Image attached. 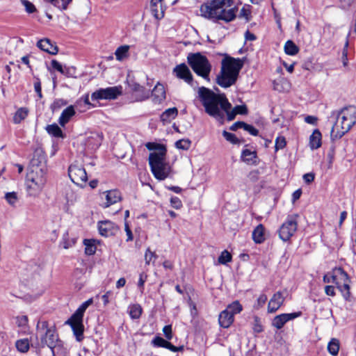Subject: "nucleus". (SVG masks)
I'll use <instances>...</instances> for the list:
<instances>
[{
    "label": "nucleus",
    "mask_w": 356,
    "mask_h": 356,
    "mask_svg": "<svg viewBox=\"0 0 356 356\" xmlns=\"http://www.w3.org/2000/svg\"><path fill=\"white\" fill-rule=\"evenodd\" d=\"M197 97L205 112L220 124L224 123L225 115L227 121L235 119L237 114L225 93L217 94L213 90L202 86L198 88Z\"/></svg>",
    "instance_id": "1"
},
{
    "label": "nucleus",
    "mask_w": 356,
    "mask_h": 356,
    "mask_svg": "<svg viewBox=\"0 0 356 356\" xmlns=\"http://www.w3.org/2000/svg\"><path fill=\"white\" fill-rule=\"evenodd\" d=\"M220 55L224 56V58L221 62L220 72L216 76V83L220 87L227 88L236 83L246 57L236 58L227 54Z\"/></svg>",
    "instance_id": "2"
},
{
    "label": "nucleus",
    "mask_w": 356,
    "mask_h": 356,
    "mask_svg": "<svg viewBox=\"0 0 356 356\" xmlns=\"http://www.w3.org/2000/svg\"><path fill=\"white\" fill-rule=\"evenodd\" d=\"M330 118L336 120L331 130L332 139L341 138L356 124V106L350 105L333 111Z\"/></svg>",
    "instance_id": "3"
},
{
    "label": "nucleus",
    "mask_w": 356,
    "mask_h": 356,
    "mask_svg": "<svg viewBox=\"0 0 356 356\" xmlns=\"http://www.w3.org/2000/svg\"><path fill=\"white\" fill-rule=\"evenodd\" d=\"M145 147L151 151L148 161L152 174L156 179L164 180L170 173V166L165 161V147L156 143H147Z\"/></svg>",
    "instance_id": "4"
},
{
    "label": "nucleus",
    "mask_w": 356,
    "mask_h": 356,
    "mask_svg": "<svg viewBox=\"0 0 356 356\" xmlns=\"http://www.w3.org/2000/svg\"><path fill=\"white\" fill-rule=\"evenodd\" d=\"M44 166L33 164L26 177V189L29 196L36 197L42 191L47 182Z\"/></svg>",
    "instance_id": "5"
},
{
    "label": "nucleus",
    "mask_w": 356,
    "mask_h": 356,
    "mask_svg": "<svg viewBox=\"0 0 356 356\" xmlns=\"http://www.w3.org/2000/svg\"><path fill=\"white\" fill-rule=\"evenodd\" d=\"M188 63L194 72L202 77L204 80L210 81L211 64L208 58L200 52L191 53L187 57Z\"/></svg>",
    "instance_id": "6"
},
{
    "label": "nucleus",
    "mask_w": 356,
    "mask_h": 356,
    "mask_svg": "<svg viewBox=\"0 0 356 356\" xmlns=\"http://www.w3.org/2000/svg\"><path fill=\"white\" fill-rule=\"evenodd\" d=\"M92 299L90 298L85 301L77 309L75 313L69 318L66 323L70 325L77 341H80L83 338V316L86 309L92 304Z\"/></svg>",
    "instance_id": "7"
},
{
    "label": "nucleus",
    "mask_w": 356,
    "mask_h": 356,
    "mask_svg": "<svg viewBox=\"0 0 356 356\" xmlns=\"http://www.w3.org/2000/svg\"><path fill=\"white\" fill-rule=\"evenodd\" d=\"M179 294L182 296L183 304L189 308L192 319H195L198 316L197 308L200 300L198 293L191 285L186 284L182 289L179 288Z\"/></svg>",
    "instance_id": "8"
},
{
    "label": "nucleus",
    "mask_w": 356,
    "mask_h": 356,
    "mask_svg": "<svg viewBox=\"0 0 356 356\" xmlns=\"http://www.w3.org/2000/svg\"><path fill=\"white\" fill-rule=\"evenodd\" d=\"M37 334L41 338V343L52 348L56 346L58 341V336L54 329L48 327L47 321H42L38 323Z\"/></svg>",
    "instance_id": "9"
},
{
    "label": "nucleus",
    "mask_w": 356,
    "mask_h": 356,
    "mask_svg": "<svg viewBox=\"0 0 356 356\" xmlns=\"http://www.w3.org/2000/svg\"><path fill=\"white\" fill-rule=\"evenodd\" d=\"M298 214L289 215L278 229L280 238L286 242L293 236L298 228Z\"/></svg>",
    "instance_id": "10"
},
{
    "label": "nucleus",
    "mask_w": 356,
    "mask_h": 356,
    "mask_svg": "<svg viewBox=\"0 0 356 356\" xmlns=\"http://www.w3.org/2000/svg\"><path fill=\"white\" fill-rule=\"evenodd\" d=\"M68 175L73 183L81 187L85 186L88 181L85 168L77 162H74L70 165Z\"/></svg>",
    "instance_id": "11"
},
{
    "label": "nucleus",
    "mask_w": 356,
    "mask_h": 356,
    "mask_svg": "<svg viewBox=\"0 0 356 356\" xmlns=\"http://www.w3.org/2000/svg\"><path fill=\"white\" fill-rule=\"evenodd\" d=\"M122 92L121 86L108 87L96 90L92 94L91 98L92 100L115 99L120 96Z\"/></svg>",
    "instance_id": "12"
},
{
    "label": "nucleus",
    "mask_w": 356,
    "mask_h": 356,
    "mask_svg": "<svg viewBox=\"0 0 356 356\" xmlns=\"http://www.w3.org/2000/svg\"><path fill=\"white\" fill-rule=\"evenodd\" d=\"M221 9H224V6L220 0H211L201 6L200 12L203 17L212 19L217 16Z\"/></svg>",
    "instance_id": "13"
},
{
    "label": "nucleus",
    "mask_w": 356,
    "mask_h": 356,
    "mask_svg": "<svg viewBox=\"0 0 356 356\" xmlns=\"http://www.w3.org/2000/svg\"><path fill=\"white\" fill-rule=\"evenodd\" d=\"M127 83L132 95L136 101L141 102L149 97V88H146L133 79L128 80Z\"/></svg>",
    "instance_id": "14"
},
{
    "label": "nucleus",
    "mask_w": 356,
    "mask_h": 356,
    "mask_svg": "<svg viewBox=\"0 0 356 356\" xmlns=\"http://www.w3.org/2000/svg\"><path fill=\"white\" fill-rule=\"evenodd\" d=\"M99 232L102 236L108 237L117 234L119 232V228L113 222L106 220L99 223Z\"/></svg>",
    "instance_id": "15"
},
{
    "label": "nucleus",
    "mask_w": 356,
    "mask_h": 356,
    "mask_svg": "<svg viewBox=\"0 0 356 356\" xmlns=\"http://www.w3.org/2000/svg\"><path fill=\"white\" fill-rule=\"evenodd\" d=\"M179 79L184 80L194 89L198 87L197 81L193 79L191 72L185 63L179 64Z\"/></svg>",
    "instance_id": "16"
},
{
    "label": "nucleus",
    "mask_w": 356,
    "mask_h": 356,
    "mask_svg": "<svg viewBox=\"0 0 356 356\" xmlns=\"http://www.w3.org/2000/svg\"><path fill=\"white\" fill-rule=\"evenodd\" d=\"M330 277L332 278V282L334 284L351 282L350 276L342 267H335L333 268Z\"/></svg>",
    "instance_id": "17"
},
{
    "label": "nucleus",
    "mask_w": 356,
    "mask_h": 356,
    "mask_svg": "<svg viewBox=\"0 0 356 356\" xmlns=\"http://www.w3.org/2000/svg\"><path fill=\"white\" fill-rule=\"evenodd\" d=\"M241 160L248 165H257L259 164V159L256 150H250L245 148L242 150L241 154Z\"/></svg>",
    "instance_id": "18"
},
{
    "label": "nucleus",
    "mask_w": 356,
    "mask_h": 356,
    "mask_svg": "<svg viewBox=\"0 0 356 356\" xmlns=\"http://www.w3.org/2000/svg\"><path fill=\"white\" fill-rule=\"evenodd\" d=\"M165 90L160 83H158L152 90V101L154 104H161L165 99Z\"/></svg>",
    "instance_id": "19"
},
{
    "label": "nucleus",
    "mask_w": 356,
    "mask_h": 356,
    "mask_svg": "<svg viewBox=\"0 0 356 356\" xmlns=\"http://www.w3.org/2000/svg\"><path fill=\"white\" fill-rule=\"evenodd\" d=\"M237 11V8L234 7L232 8H230L229 10L226 9H221L220 10V13L217 15V16H215L213 19H212L214 22H216L217 20H223L225 22H230L233 21L236 17V12Z\"/></svg>",
    "instance_id": "20"
},
{
    "label": "nucleus",
    "mask_w": 356,
    "mask_h": 356,
    "mask_svg": "<svg viewBox=\"0 0 356 356\" xmlns=\"http://www.w3.org/2000/svg\"><path fill=\"white\" fill-rule=\"evenodd\" d=\"M284 298L282 293L278 291L273 294L268 305V312L275 313L283 304Z\"/></svg>",
    "instance_id": "21"
},
{
    "label": "nucleus",
    "mask_w": 356,
    "mask_h": 356,
    "mask_svg": "<svg viewBox=\"0 0 356 356\" xmlns=\"http://www.w3.org/2000/svg\"><path fill=\"white\" fill-rule=\"evenodd\" d=\"M150 10L156 19H161L164 16V8L162 0H151Z\"/></svg>",
    "instance_id": "22"
},
{
    "label": "nucleus",
    "mask_w": 356,
    "mask_h": 356,
    "mask_svg": "<svg viewBox=\"0 0 356 356\" xmlns=\"http://www.w3.org/2000/svg\"><path fill=\"white\" fill-rule=\"evenodd\" d=\"M234 316L232 314L228 312V310L222 311L218 316V323L220 327L223 328H228L233 323Z\"/></svg>",
    "instance_id": "23"
},
{
    "label": "nucleus",
    "mask_w": 356,
    "mask_h": 356,
    "mask_svg": "<svg viewBox=\"0 0 356 356\" xmlns=\"http://www.w3.org/2000/svg\"><path fill=\"white\" fill-rule=\"evenodd\" d=\"M76 111L72 105L67 106L63 111L58 119V123L61 127H65L70 122L71 118L75 115Z\"/></svg>",
    "instance_id": "24"
},
{
    "label": "nucleus",
    "mask_w": 356,
    "mask_h": 356,
    "mask_svg": "<svg viewBox=\"0 0 356 356\" xmlns=\"http://www.w3.org/2000/svg\"><path fill=\"white\" fill-rule=\"evenodd\" d=\"M104 193L106 195L105 197L106 200L104 203V207H108L121 200L120 193L117 190L108 191Z\"/></svg>",
    "instance_id": "25"
},
{
    "label": "nucleus",
    "mask_w": 356,
    "mask_h": 356,
    "mask_svg": "<svg viewBox=\"0 0 356 356\" xmlns=\"http://www.w3.org/2000/svg\"><path fill=\"white\" fill-rule=\"evenodd\" d=\"M37 46L44 51L55 55L58 53V47L52 44L49 39H42L38 41Z\"/></svg>",
    "instance_id": "26"
},
{
    "label": "nucleus",
    "mask_w": 356,
    "mask_h": 356,
    "mask_svg": "<svg viewBox=\"0 0 356 356\" xmlns=\"http://www.w3.org/2000/svg\"><path fill=\"white\" fill-rule=\"evenodd\" d=\"M265 227L262 224L258 225L252 232V239L257 244H261L266 240Z\"/></svg>",
    "instance_id": "27"
},
{
    "label": "nucleus",
    "mask_w": 356,
    "mask_h": 356,
    "mask_svg": "<svg viewBox=\"0 0 356 356\" xmlns=\"http://www.w3.org/2000/svg\"><path fill=\"white\" fill-rule=\"evenodd\" d=\"M178 111L176 107L170 108L165 110L161 115V120L163 124L166 125L170 124L172 120H175L177 116Z\"/></svg>",
    "instance_id": "28"
},
{
    "label": "nucleus",
    "mask_w": 356,
    "mask_h": 356,
    "mask_svg": "<svg viewBox=\"0 0 356 356\" xmlns=\"http://www.w3.org/2000/svg\"><path fill=\"white\" fill-rule=\"evenodd\" d=\"M350 283V282H337L335 284L337 289L341 292V296L346 302H350L352 300Z\"/></svg>",
    "instance_id": "29"
},
{
    "label": "nucleus",
    "mask_w": 356,
    "mask_h": 356,
    "mask_svg": "<svg viewBox=\"0 0 356 356\" xmlns=\"http://www.w3.org/2000/svg\"><path fill=\"white\" fill-rule=\"evenodd\" d=\"M322 135L319 129H314L309 137V147L312 149H316L321 146Z\"/></svg>",
    "instance_id": "30"
},
{
    "label": "nucleus",
    "mask_w": 356,
    "mask_h": 356,
    "mask_svg": "<svg viewBox=\"0 0 356 356\" xmlns=\"http://www.w3.org/2000/svg\"><path fill=\"white\" fill-rule=\"evenodd\" d=\"M152 343L155 346L165 348L172 350L174 352L178 351L177 347L172 345L170 342L160 337H155L152 341Z\"/></svg>",
    "instance_id": "31"
},
{
    "label": "nucleus",
    "mask_w": 356,
    "mask_h": 356,
    "mask_svg": "<svg viewBox=\"0 0 356 356\" xmlns=\"http://www.w3.org/2000/svg\"><path fill=\"white\" fill-rule=\"evenodd\" d=\"M284 52L289 56H295L299 52V47L291 40L285 42L284 47Z\"/></svg>",
    "instance_id": "32"
},
{
    "label": "nucleus",
    "mask_w": 356,
    "mask_h": 356,
    "mask_svg": "<svg viewBox=\"0 0 356 356\" xmlns=\"http://www.w3.org/2000/svg\"><path fill=\"white\" fill-rule=\"evenodd\" d=\"M47 133L56 138H64L61 129L56 124H49L46 127Z\"/></svg>",
    "instance_id": "33"
},
{
    "label": "nucleus",
    "mask_w": 356,
    "mask_h": 356,
    "mask_svg": "<svg viewBox=\"0 0 356 356\" xmlns=\"http://www.w3.org/2000/svg\"><path fill=\"white\" fill-rule=\"evenodd\" d=\"M129 45H122L119 47L115 52V56L116 57V59L118 60H122L123 59L126 58L129 56Z\"/></svg>",
    "instance_id": "34"
},
{
    "label": "nucleus",
    "mask_w": 356,
    "mask_h": 356,
    "mask_svg": "<svg viewBox=\"0 0 356 356\" xmlns=\"http://www.w3.org/2000/svg\"><path fill=\"white\" fill-rule=\"evenodd\" d=\"M17 350L22 353H27L30 348V343L28 339H19L15 342Z\"/></svg>",
    "instance_id": "35"
},
{
    "label": "nucleus",
    "mask_w": 356,
    "mask_h": 356,
    "mask_svg": "<svg viewBox=\"0 0 356 356\" xmlns=\"http://www.w3.org/2000/svg\"><path fill=\"white\" fill-rule=\"evenodd\" d=\"M286 318L283 314L275 316L272 320V326L277 330L282 329L286 323Z\"/></svg>",
    "instance_id": "36"
},
{
    "label": "nucleus",
    "mask_w": 356,
    "mask_h": 356,
    "mask_svg": "<svg viewBox=\"0 0 356 356\" xmlns=\"http://www.w3.org/2000/svg\"><path fill=\"white\" fill-rule=\"evenodd\" d=\"M339 350V341L337 339H332L327 345V351L332 356L338 355Z\"/></svg>",
    "instance_id": "37"
},
{
    "label": "nucleus",
    "mask_w": 356,
    "mask_h": 356,
    "mask_svg": "<svg viewBox=\"0 0 356 356\" xmlns=\"http://www.w3.org/2000/svg\"><path fill=\"white\" fill-rule=\"evenodd\" d=\"M65 198L67 204L72 206L77 201L78 195L73 190L68 188L65 191Z\"/></svg>",
    "instance_id": "38"
},
{
    "label": "nucleus",
    "mask_w": 356,
    "mask_h": 356,
    "mask_svg": "<svg viewBox=\"0 0 356 356\" xmlns=\"http://www.w3.org/2000/svg\"><path fill=\"white\" fill-rule=\"evenodd\" d=\"M145 261L146 265H154L156 259L158 258V255L150 250V248H147L145 252Z\"/></svg>",
    "instance_id": "39"
},
{
    "label": "nucleus",
    "mask_w": 356,
    "mask_h": 356,
    "mask_svg": "<svg viewBox=\"0 0 356 356\" xmlns=\"http://www.w3.org/2000/svg\"><path fill=\"white\" fill-rule=\"evenodd\" d=\"M225 309L234 316L235 314H239L242 311L243 307L238 300H236L229 304Z\"/></svg>",
    "instance_id": "40"
},
{
    "label": "nucleus",
    "mask_w": 356,
    "mask_h": 356,
    "mask_svg": "<svg viewBox=\"0 0 356 356\" xmlns=\"http://www.w3.org/2000/svg\"><path fill=\"white\" fill-rule=\"evenodd\" d=\"M85 245V253L88 255H92L96 252V246L95 241L91 239H85L83 241Z\"/></svg>",
    "instance_id": "41"
},
{
    "label": "nucleus",
    "mask_w": 356,
    "mask_h": 356,
    "mask_svg": "<svg viewBox=\"0 0 356 356\" xmlns=\"http://www.w3.org/2000/svg\"><path fill=\"white\" fill-rule=\"evenodd\" d=\"M76 243V240L74 238H70L69 234L67 232H65L63 236V239L60 243V245L64 249H68L72 247Z\"/></svg>",
    "instance_id": "42"
},
{
    "label": "nucleus",
    "mask_w": 356,
    "mask_h": 356,
    "mask_svg": "<svg viewBox=\"0 0 356 356\" xmlns=\"http://www.w3.org/2000/svg\"><path fill=\"white\" fill-rule=\"evenodd\" d=\"M46 2L51 3L54 6L57 7L60 10H65L68 4L72 0H44Z\"/></svg>",
    "instance_id": "43"
},
{
    "label": "nucleus",
    "mask_w": 356,
    "mask_h": 356,
    "mask_svg": "<svg viewBox=\"0 0 356 356\" xmlns=\"http://www.w3.org/2000/svg\"><path fill=\"white\" fill-rule=\"evenodd\" d=\"M28 115L27 109L21 108L17 111L13 118L14 122L17 124L26 118Z\"/></svg>",
    "instance_id": "44"
},
{
    "label": "nucleus",
    "mask_w": 356,
    "mask_h": 356,
    "mask_svg": "<svg viewBox=\"0 0 356 356\" xmlns=\"http://www.w3.org/2000/svg\"><path fill=\"white\" fill-rule=\"evenodd\" d=\"M252 330L254 333L259 334L264 331V326L261 323V318L254 316L253 318Z\"/></svg>",
    "instance_id": "45"
},
{
    "label": "nucleus",
    "mask_w": 356,
    "mask_h": 356,
    "mask_svg": "<svg viewBox=\"0 0 356 356\" xmlns=\"http://www.w3.org/2000/svg\"><path fill=\"white\" fill-rule=\"evenodd\" d=\"M141 314L142 308L139 305H133L129 307V314L132 318H138Z\"/></svg>",
    "instance_id": "46"
},
{
    "label": "nucleus",
    "mask_w": 356,
    "mask_h": 356,
    "mask_svg": "<svg viewBox=\"0 0 356 356\" xmlns=\"http://www.w3.org/2000/svg\"><path fill=\"white\" fill-rule=\"evenodd\" d=\"M5 199L10 205L15 206L19 200L18 194L17 192L6 193L5 194Z\"/></svg>",
    "instance_id": "47"
},
{
    "label": "nucleus",
    "mask_w": 356,
    "mask_h": 356,
    "mask_svg": "<svg viewBox=\"0 0 356 356\" xmlns=\"http://www.w3.org/2000/svg\"><path fill=\"white\" fill-rule=\"evenodd\" d=\"M223 137L226 140L229 141L232 144L236 145L241 143V140L238 139L235 134L228 132L226 130L222 131V133Z\"/></svg>",
    "instance_id": "48"
},
{
    "label": "nucleus",
    "mask_w": 356,
    "mask_h": 356,
    "mask_svg": "<svg viewBox=\"0 0 356 356\" xmlns=\"http://www.w3.org/2000/svg\"><path fill=\"white\" fill-rule=\"evenodd\" d=\"M232 259V254L226 250H223L218 257V262L221 264H227Z\"/></svg>",
    "instance_id": "49"
},
{
    "label": "nucleus",
    "mask_w": 356,
    "mask_h": 356,
    "mask_svg": "<svg viewBox=\"0 0 356 356\" xmlns=\"http://www.w3.org/2000/svg\"><path fill=\"white\" fill-rule=\"evenodd\" d=\"M67 104V102L66 100L63 99H56L51 104V108L52 111L54 112L60 109L62 107L66 106Z\"/></svg>",
    "instance_id": "50"
},
{
    "label": "nucleus",
    "mask_w": 356,
    "mask_h": 356,
    "mask_svg": "<svg viewBox=\"0 0 356 356\" xmlns=\"http://www.w3.org/2000/svg\"><path fill=\"white\" fill-rule=\"evenodd\" d=\"M286 145V140L284 136H278L275 139V150L277 152L279 149H284Z\"/></svg>",
    "instance_id": "51"
},
{
    "label": "nucleus",
    "mask_w": 356,
    "mask_h": 356,
    "mask_svg": "<svg viewBox=\"0 0 356 356\" xmlns=\"http://www.w3.org/2000/svg\"><path fill=\"white\" fill-rule=\"evenodd\" d=\"M245 131H248L250 135L257 136L259 134V131L252 124H247L244 122L243 128Z\"/></svg>",
    "instance_id": "52"
},
{
    "label": "nucleus",
    "mask_w": 356,
    "mask_h": 356,
    "mask_svg": "<svg viewBox=\"0 0 356 356\" xmlns=\"http://www.w3.org/2000/svg\"><path fill=\"white\" fill-rule=\"evenodd\" d=\"M355 0H339V7L343 10H348Z\"/></svg>",
    "instance_id": "53"
},
{
    "label": "nucleus",
    "mask_w": 356,
    "mask_h": 356,
    "mask_svg": "<svg viewBox=\"0 0 356 356\" xmlns=\"http://www.w3.org/2000/svg\"><path fill=\"white\" fill-rule=\"evenodd\" d=\"M286 322L294 320L296 318L300 317L302 315V312L300 311L292 313H284L283 314Z\"/></svg>",
    "instance_id": "54"
},
{
    "label": "nucleus",
    "mask_w": 356,
    "mask_h": 356,
    "mask_svg": "<svg viewBox=\"0 0 356 356\" xmlns=\"http://www.w3.org/2000/svg\"><path fill=\"white\" fill-rule=\"evenodd\" d=\"M236 113L239 115H247L248 113V109L245 104L236 105L233 108Z\"/></svg>",
    "instance_id": "55"
},
{
    "label": "nucleus",
    "mask_w": 356,
    "mask_h": 356,
    "mask_svg": "<svg viewBox=\"0 0 356 356\" xmlns=\"http://www.w3.org/2000/svg\"><path fill=\"white\" fill-rule=\"evenodd\" d=\"M23 6L25 7L26 11L29 13H33L35 11V6L28 0H22Z\"/></svg>",
    "instance_id": "56"
},
{
    "label": "nucleus",
    "mask_w": 356,
    "mask_h": 356,
    "mask_svg": "<svg viewBox=\"0 0 356 356\" xmlns=\"http://www.w3.org/2000/svg\"><path fill=\"white\" fill-rule=\"evenodd\" d=\"M191 145L189 139H179V149L188 150Z\"/></svg>",
    "instance_id": "57"
},
{
    "label": "nucleus",
    "mask_w": 356,
    "mask_h": 356,
    "mask_svg": "<svg viewBox=\"0 0 356 356\" xmlns=\"http://www.w3.org/2000/svg\"><path fill=\"white\" fill-rule=\"evenodd\" d=\"M259 172L258 170H254L249 172L248 177L252 182H256L259 179Z\"/></svg>",
    "instance_id": "58"
},
{
    "label": "nucleus",
    "mask_w": 356,
    "mask_h": 356,
    "mask_svg": "<svg viewBox=\"0 0 356 356\" xmlns=\"http://www.w3.org/2000/svg\"><path fill=\"white\" fill-rule=\"evenodd\" d=\"M16 323L19 327H25L28 323V318L26 316L17 317Z\"/></svg>",
    "instance_id": "59"
},
{
    "label": "nucleus",
    "mask_w": 356,
    "mask_h": 356,
    "mask_svg": "<svg viewBox=\"0 0 356 356\" xmlns=\"http://www.w3.org/2000/svg\"><path fill=\"white\" fill-rule=\"evenodd\" d=\"M34 89H35V91L37 92L39 98H42V88H41V83L39 79H38L35 83H34Z\"/></svg>",
    "instance_id": "60"
},
{
    "label": "nucleus",
    "mask_w": 356,
    "mask_h": 356,
    "mask_svg": "<svg viewBox=\"0 0 356 356\" xmlns=\"http://www.w3.org/2000/svg\"><path fill=\"white\" fill-rule=\"evenodd\" d=\"M318 121V118L314 115H307L305 118V122L312 125H316Z\"/></svg>",
    "instance_id": "61"
},
{
    "label": "nucleus",
    "mask_w": 356,
    "mask_h": 356,
    "mask_svg": "<svg viewBox=\"0 0 356 356\" xmlns=\"http://www.w3.org/2000/svg\"><path fill=\"white\" fill-rule=\"evenodd\" d=\"M325 292L327 296L333 297L336 295L335 287L334 286L327 285L325 287Z\"/></svg>",
    "instance_id": "62"
},
{
    "label": "nucleus",
    "mask_w": 356,
    "mask_h": 356,
    "mask_svg": "<svg viewBox=\"0 0 356 356\" xmlns=\"http://www.w3.org/2000/svg\"><path fill=\"white\" fill-rule=\"evenodd\" d=\"M51 66L54 69L56 70L57 71H58L59 72L63 74L64 73V71H63V66L62 65L58 62L57 60H53L51 61Z\"/></svg>",
    "instance_id": "63"
},
{
    "label": "nucleus",
    "mask_w": 356,
    "mask_h": 356,
    "mask_svg": "<svg viewBox=\"0 0 356 356\" xmlns=\"http://www.w3.org/2000/svg\"><path fill=\"white\" fill-rule=\"evenodd\" d=\"M315 175L312 172L306 173L303 175V179L306 184L312 183L314 179Z\"/></svg>",
    "instance_id": "64"
}]
</instances>
